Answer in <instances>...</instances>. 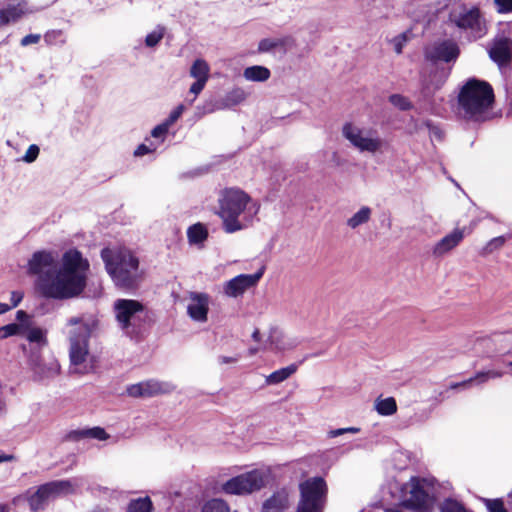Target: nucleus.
Masks as SVG:
<instances>
[{
  "instance_id": "f257e3e1",
  "label": "nucleus",
  "mask_w": 512,
  "mask_h": 512,
  "mask_svg": "<svg viewBox=\"0 0 512 512\" xmlns=\"http://www.w3.org/2000/svg\"><path fill=\"white\" fill-rule=\"evenodd\" d=\"M27 267L29 274L37 276V287L43 296L66 300L84 291L90 264L76 249L67 250L59 264L56 254L41 250L33 253Z\"/></svg>"
},
{
  "instance_id": "f03ea898",
  "label": "nucleus",
  "mask_w": 512,
  "mask_h": 512,
  "mask_svg": "<svg viewBox=\"0 0 512 512\" xmlns=\"http://www.w3.org/2000/svg\"><path fill=\"white\" fill-rule=\"evenodd\" d=\"M97 327L98 319L91 314L67 320L65 333L69 343L70 369L73 373L87 374L92 371L89 339Z\"/></svg>"
},
{
  "instance_id": "7ed1b4c3",
  "label": "nucleus",
  "mask_w": 512,
  "mask_h": 512,
  "mask_svg": "<svg viewBox=\"0 0 512 512\" xmlns=\"http://www.w3.org/2000/svg\"><path fill=\"white\" fill-rule=\"evenodd\" d=\"M218 205V216L222 219L223 229L227 233L247 228L259 211V207L251 197L238 188L222 190L219 194Z\"/></svg>"
},
{
  "instance_id": "20e7f679",
  "label": "nucleus",
  "mask_w": 512,
  "mask_h": 512,
  "mask_svg": "<svg viewBox=\"0 0 512 512\" xmlns=\"http://www.w3.org/2000/svg\"><path fill=\"white\" fill-rule=\"evenodd\" d=\"M494 92L491 85L478 79H469L458 95V115L468 121L483 122L491 118Z\"/></svg>"
},
{
  "instance_id": "39448f33",
  "label": "nucleus",
  "mask_w": 512,
  "mask_h": 512,
  "mask_svg": "<svg viewBox=\"0 0 512 512\" xmlns=\"http://www.w3.org/2000/svg\"><path fill=\"white\" fill-rule=\"evenodd\" d=\"M101 258L113 283L122 289H135L142 280L138 258L125 248H104Z\"/></svg>"
},
{
  "instance_id": "423d86ee",
  "label": "nucleus",
  "mask_w": 512,
  "mask_h": 512,
  "mask_svg": "<svg viewBox=\"0 0 512 512\" xmlns=\"http://www.w3.org/2000/svg\"><path fill=\"white\" fill-rule=\"evenodd\" d=\"M113 312L121 331L131 339L138 337L146 323L147 309L135 299L120 298L113 303Z\"/></svg>"
},
{
  "instance_id": "0eeeda50",
  "label": "nucleus",
  "mask_w": 512,
  "mask_h": 512,
  "mask_svg": "<svg viewBox=\"0 0 512 512\" xmlns=\"http://www.w3.org/2000/svg\"><path fill=\"white\" fill-rule=\"evenodd\" d=\"M299 490L296 512H324L327 486L323 478H309L299 485Z\"/></svg>"
},
{
  "instance_id": "6e6552de",
  "label": "nucleus",
  "mask_w": 512,
  "mask_h": 512,
  "mask_svg": "<svg viewBox=\"0 0 512 512\" xmlns=\"http://www.w3.org/2000/svg\"><path fill=\"white\" fill-rule=\"evenodd\" d=\"M404 505L418 512H428L434 504L433 488L429 480L412 477L405 485Z\"/></svg>"
},
{
  "instance_id": "1a4fd4ad",
  "label": "nucleus",
  "mask_w": 512,
  "mask_h": 512,
  "mask_svg": "<svg viewBox=\"0 0 512 512\" xmlns=\"http://www.w3.org/2000/svg\"><path fill=\"white\" fill-rule=\"evenodd\" d=\"M342 134L349 143L360 152L376 153L383 147V140L376 130L360 127L353 123H346Z\"/></svg>"
},
{
  "instance_id": "9d476101",
  "label": "nucleus",
  "mask_w": 512,
  "mask_h": 512,
  "mask_svg": "<svg viewBox=\"0 0 512 512\" xmlns=\"http://www.w3.org/2000/svg\"><path fill=\"white\" fill-rule=\"evenodd\" d=\"M267 473L261 469H254L227 480L222 485L226 494L245 495L260 490L265 486Z\"/></svg>"
},
{
  "instance_id": "9b49d317",
  "label": "nucleus",
  "mask_w": 512,
  "mask_h": 512,
  "mask_svg": "<svg viewBox=\"0 0 512 512\" xmlns=\"http://www.w3.org/2000/svg\"><path fill=\"white\" fill-rule=\"evenodd\" d=\"M450 21L459 29L469 31L474 38L485 33V26L477 7L460 5L450 12Z\"/></svg>"
},
{
  "instance_id": "f8f14e48",
  "label": "nucleus",
  "mask_w": 512,
  "mask_h": 512,
  "mask_svg": "<svg viewBox=\"0 0 512 512\" xmlns=\"http://www.w3.org/2000/svg\"><path fill=\"white\" fill-rule=\"evenodd\" d=\"M189 75L195 81L191 84L186 98L189 107L194 104L199 94L206 87L210 78V65L202 58H198L191 64Z\"/></svg>"
},
{
  "instance_id": "ddd939ff",
  "label": "nucleus",
  "mask_w": 512,
  "mask_h": 512,
  "mask_svg": "<svg viewBox=\"0 0 512 512\" xmlns=\"http://www.w3.org/2000/svg\"><path fill=\"white\" fill-rule=\"evenodd\" d=\"M28 364L35 381L51 380L60 373V365L56 359L43 360L38 353H32L29 356Z\"/></svg>"
},
{
  "instance_id": "4468645a",
  "label": "nucleus",
  "mask_w": 512,
  "mask_h": 512,
  "mask_svg": "<svg viewBox=\"0 0 512 512\" xmlns=\"http://www.w3.org/2000/svg\"><path fill=\"white\" fill-rule=\"evenodd\" d=\"M264 268L262 267L254 274H240L226 281L223 285V292L230 298L242 296L248 289L257 285L263 276Z\"/></svg>"
},
{
  "instance_id": "2eb2a0df",
  "label": "nucleus",
  "mask_w": 512,
  "mask_h": 512,
  "mask_svg": "<svg viewBox=\"0 0 512 512\" xmlns=\"http://www.w3.org/2000/svg\"><path fill=\"white\" fill-rule=\"evenodd\" d=\"M175 386L169 382L148 380L127 387V393L131 397H154L160 394L172 392Z\"/></svg>"
},
{
  "instance_id": "dca6fc26",
  "label": "nucleus",
  "mask_w": 512,
  "mask_h": 512,
  "mask_svg": "<svg viewBox=\"0 0 512 512\" xmlns=\"http://www.w3.org/2000/svg\"><path fill=\"white\" fill-rule=\"evenodd\" d=\"M210 296L203 292H190L187 314L195 322L204 323L208 319Z\"/></svg>"
},
{
  "instance_id": "f3484780",
  "label": "nucleus",
  "mask_w": 512,
  "mask_h": 512,
  "mask_svg": "<svg viewBox=\"0 0 512 512\" xmlns=\"http://www.w3.org/2000/svg\"><path fill=\"white\" fill-rule=\"evenodd\" d=\"M458 53V47L454 42L442 41L427 48L426 57L433 61L449 62L451 60H455Z\"/></svg>"
},
{
  "instance_id": "a211bd4d",
  "label": "nucleus",
  "mask_w": 512,
  "mask_h": 512,
  "mask_svg": "<svg viewBox=\"0 0 512 512\" xmlns=\"http://www.w3.org/2000/svg\"><path fill=\"white\" fill-rule=\"evenodd\" d=\"M490 58L502 69L512 61V41L508 38H499L494 41L489 50Z\"/></svg>"
},
{
  "instance_id": "6ab92c4d",
  "label": "nucleus",
  "mask_w": 512,
  "mask_h": 512,
  "mask_svg": "<svg viewBox=\"0 0 512 512\" xmlns=\"http://www.w3.org/2000/svg\"><path fill=\"white\" fill-rule=\"evenodd\" d=\"M465 237V228L454 229L451 233L440 239L433 247L432 252L435 256H443L456 248Z\"/></svg>"
},
{
  "instance_id": "aec40b11",
  "label": "nucleus",
  "mask_w": 512,
  "mask_h": 512,
  "mask_svg": "<svg viewBox=\"0 0 512 512\" xmlns=\"http://www.w3.org/2000/svg\"><path fill=\"white\" fill-rule=\"evenodd\" d=\"M55 498L78 493L86 484L84 477H74L64 480H55L49 482Z\"/></svg>"
},
{
  "instance_id": "412c9836",
  "label": "nucleus",
  "mask_w": 512,
  "mask_h": 512,
  "mask_svg": "<svg viewBox=\"0 0 512 512\" xmlns=\"http://www.w3.org/2000/svg\"><path fill=\"white\" fill-rule=\"evenodd\" d=\"M289 507V494L286 490H280L267 499L262 507V512H282Z\"/></svg>"
},
{
  "instance_id": "4be33fe9",
  "label": "nucleus",
  "mask_w": 512,
  "mask_h": 512,
  "mask_svg": "<svg viewBox=\"0 0 512 512\" xmlns=\"http://www.w3.org/2000/svg\"><path fill=\"white\" fill-rule=\"evenodd\" d=\"M247 97L246 92L242 88H234L229 91L223 99L218 101L215 106V110H222L233 107L243 102ZM214 109L209 110L213 112Z\"/></svg>"
},
{
  "instance_id": "5701e85b",
  "label": "nucleus",
  "mask_w": 512,
  "mask_h": 512,
  "mask_svg": "<svg viewBox=\"0 0 512 512\" xmlns=\"http://www.w3.org/2000/svg\"><path fill=\"white\" fill-rule=\"evenodd\" d=\"M502 376H503V373L500 371H496V370L481 371V372H478L473 378H470L461 383L452 384L450 386V388L451 389L467 388L473 383L482 384V383L487 382L489 379L500 378Z\"/></svg>"
},
{
  "instance_id": "b1692460",
  "label": "nucleus",
  "mask_w": 512,
  "mask_h": 512,
  "mask_svg": "<svg viewBox=\"0 0 512 512\" xmlns=\"http://www.w3.org/2000/svg\"><path fill=\"white\" fill-rule=\"evenodd\" d=\"M298 369L297 364H290L280 368L265 377L266 385H277L291 377Z\"/></svg>"
},
{
  "instance_id": "393cba45",
  "label": "nucleus",
  "mask_w": 512,
  "mask_h": 512,
  "mask_svg": "<svg viewBox=\"0 0 512 512\" xmlns=\"http://www.w3.org/2000/svg\"><path fill=\"white\" fill-rule=\"evenodd\" d=\"M243 76L246 80L252 82H264L267 81L270 76V70L267 67L254 65L245 68Z\"/></svg>"
},
{
  "instance_id": "a878e982",
  "label": "nucleus",
  "mask_w": 512,
  "mask_h": 512,
  "mask_svg": "<svg viewBox=\"0 0 512 512\" xmlns=\"http://www.w3.org/2000/svg\"><path fill=\"white\" fill-rule=\"evenodd\" d=\"M23 14L24 11L20 5H9L0 9V27L18 21Z\"/></svg>"
},
{
  "instance_id": "bb28decb",
  "label": "nucleus",
  "mask_w": 512,
  "mask_h": 512,
  "mask_svg": "<svg viewBox=\"0 0 512 512\" xmlns=\"http://www.w3.org/2000/svg\"><path fill=\"white\" fill-rule=\"evenodd\" d=\"M372 209L368 206H362L350 218L347 219L346 224L351 229H356L361 225L368 223L371 219Z\"/></svg>"
},
{
  "instance_id": "cd10ccee",
  "label": "nucleus",
  "mask_w": 512,
  "mask_h": 512,
  "mask_svg": "<svg viewBox=\"0 0 512 512\" xmlns=\"http://www.w3.org/2000/svg\"><path fill=\"white\" fill-rule=\"evenodd\" d=\"M208 237V230L202 223H196L187 230V238L190 244H202Z\"/></svg>"
},
{
  "instance_id": "c85d7f7f",
  "label": "nucleus",
  "mask_w": 512,
  "mask_h": 512,
  "mask_svg": "<svg viewBox=\"0 0 512 512\" xmlns=\"http://www.w3.org/2000/svg\"><path fill=\"white\" fill-rule=\"evenodd\" d=\"M374 408L382 416H391L397 411L396 400L393 397L377 398L374 402Z\"/></svg>"
},
{
  "instance_id": "c756f323",
  "label": "nucleus",
  "mask_w": 512,
  "mask_h": 512,
  "mask_svg": "<svg viewBox=\"0 0 512 512\" xmlns=\"http://www.w3.org/2000/svg\"><path fill=\"white\" fill-rule=\"evenodd\" d=\"M73 435L77 438H93L101 441L107 440L109 438V435L101 427H93L75 431L73 432Z\"/></svg>"
},
{
  "instance_id": "7c9ffc66",
  "label": "nucleus",
  "mask_w": 512,
  "mask_h": 512,
  "mask_svg": "<svg viewBox=\"0 0 512 512\" xmlns=\"http://www.w3.org/2000/svg\"><path fill=\"white\" fill-rule=\"evenodd\" d=\"M153 503L150 497L137 498L131 500L128 504L126 512H151Z\"/></svg>"
},
{
  "instance_id": "2f4dec72",
  "label": "nucleus",
  "mask_w": 512,
  "mask_h": 512,
  "mask_svg": "<svg viewBox=\"0 0 512 512\" xmlns=\"http://www.w3.org/2000/svg\"><path fill=\"white\" fill-rule=\"evenodd\" d=\"M26 339L31 343H37L40 346L47 344L46 331L39 327H32L25 331Z\"/></svg>"
},
{
  "instance_id": "473e14b6",
  "label": "nucleus",
  "mask_w": 512,
  "mask_h": 512,
  "mask_svg": "<svg viewBox=\"0 0 512 512\" xmlns=\"http://www.w3.org/2000/svg\"><path fill=\"white\" fill-rule=\"evenodd\" d=\"M202 512H236L232 511L229 505L222 499H211L205 503Z\"/></svg>"
},
{
  "instance_id": "72a5a7b5",
  "label": "nucleus",
  "mask_w": 512,
  "mask_h": 512,
  "mask_svg": "<svg viewBox=\"0 0 512 512\" xmlns=\"http://www.w3.org/2000/svg\"><path fill=\"white\" fill-rule=\"evenodd\" d=\"M165 34V29L161 26H158L152 32L147 34L145 37V45L147 47L153 48L159 44V42L163 39Z\"/></svg>"
},
{
  "instance_id": "f704fd0d",
  "label": "nucleus",
  "mask_w": 512,
  "mask_h": 512,
  "mask_svg": "<svg viewBox=\"0 0 512 512\" xmlns=\"http://www.w3.org/2000/svg\"><path fill=\"white\" fill-rule=\"evenodd\" d=\"M169 128L170 126L165 121L155 126L151 131V136L155 138V141L153 142L158 144V146L162 144L166 138Z\"/></svg>"
},
{
  "instance_id": "c9c22d12",
  "label": "nucleus",
  "mask_w": 512,
  "mask_h": 512,
  "mask_svg": "<svg viewBox=\"0 0 512 512\" xmlns=\"http://www.w3.org/2000/svg\"><path fill=\"white\" fill-rule=\"evenodd\" d=\"M441 512H471L465 506L453 499H446L440 507Z\"/></svg>"
},
{
  "instance_id": "e433bc0d",
  "label": "nucleus",
  "mask_w": 512,
  "mask_h": 512,
  "mask_svg": "<svg viewBox=\"0 0 512 512\" xmlns=\"http://www.w3.org/2000/svg\"><path fill=\"white\" fill-rule=\"evenodd\" d=\"M28 501L30 508L34 511L42 509L49 502L43 494H40L39 488L29 497Z\"/></svg>"
},
{
  "instance_id": "4c0bfd02",
  "label": "nucleus",
  "mask_w": 512,
  "mask_h": 512,
  "mask_svg": "<svg viewBox=\"0 0 512 512\" xmlns=\"http://www.w3.org/2000/svg\"><path fill=\"white\" fill-rule=\"evenodd\" d=\"M447 78V74L442 71L441 73H435L433 75V80L435 79V84H433V88L430 87L429 84H426L423 88V93L425 96H429L434 90L439 89L445 82Z\"/></svg>"
},
{
  "instance_id": "58836bf2",
  "label": "nucleus",
  "mask_w": 512,
  "mask_h": 512,
  "mask_svg": "<svg viewBox=\"0 0 512 512\" xmlns=\"http://www.w3.org/2000/svg\"><path fill=\"white\" fill-rule=\"evenodd\" d=\"M188 103L185 101V103H181L177 105L169 114L165 122L171 127L184 113V111L187 109Z\"/></svg>"
},
{
  "instance_id": "ea45409f",
  "label": "nucleus",
  "mask_w": 512,
  "mask_h": 512,
  "mask_svg": "<svg viewBox=\"0 0 512 512\" xmlns=\"http://www.w3.org/2000/svg\"><path fill=\"white\" fill-rule=\"evenodd\" d=\"M389 101L393 106L399 108L400 110H409L412 106L410 101L400 94L391 95L389 97Z\"/></svg>"
},
{
  "instance_id": "a19ab883",
  "label": "nucleus",
  "mask_w": 512,
  "mask_h": 512,
  "mask_svg": "<svg viewBox=\"0 0 512 512\" xmlns=\"http://www.w3.org/2000/svg\"><path fill=\"white\" fill-rule=\"evenodd\" d=\"M21 332V325L12 323L0 327V339H6L10 336L17 335Z\"/></svg>"
},
{
  "instance_id": "79ce46f5",
  "label": "nucleus",
  "mask_w": 512,
  "mask_h": 512,
  "mask_svg": "<svg viewBox=\"0 0 512 512\" xmlns=\"http://www.w3.org/2000/svg\"><path fill=\"white\" fill-rule=\"evenodd\" d=\"M158 149V144H155L153 141H149V144L143 143L140 144L134 151V156L142 157L146 154H150L155 152Z\"/></svg>"
},
{
  "instance_id": "37998d69",
  "label": "nucleus",
  "mask_w": 512,
  "mask_h": 512,
  "mask_svg": "<svg viewBox=\"0 0 512 512\" xmlns=\"http://www.w3.org/2000/svg\"><path fill=\"white\" fill-rule=\"evenodd\" d=\"M488 512H507L501 499H484Z\"/></svg>"
},
{
  "instance_id": "c03bdc74",
  "label": "nucleus",
  "mask_w": 512,
  "mask_h": 512,
  "mask_svg": "<svg viewBox=\"0 0 512 512\" xmlns=\"http://www.w3.org/2000/svg\"><path fill=\"white\" fill-rule=\"evenodd\" d=\"M280 44H281V42L279 40H277V39L265 38V39H262L259 42L258 50L260 52H269L272 49H274L277 46H279Z\"/></svg>"
},
{
  "instance_id": "a18cd8bd",
  "label": "nucleus",
  "mask_w": 512,
  "mask_h": 512,
  "mask_svg": "<svg viewBox=\"0 0 512 512\" xmlns=\"http://www.w3.org/2000/svg\"><path fill=\"white\" fill-rule=\"evenodd\" d=\"M39 151H40V149L37 145H35V144L30 145L28 147L26 153L22 157V160L26 163L34 162L39 155Z\"/></svg>"
},
{
  "instance_id": "49530a36",
  "label": "nucleus",
  "mask_w": 512,
  "mask_h": 512,
  "mask_svg": "<svg viewBox=\"0 0 512 512\" xmlns=\"http://www.w3.org/2000/svg\"><path fill=\"white\" fill-rule=\"evenodd\" d=\"M496 10L500 14L512 12V0H494Z\"/></svg>"
},
{
  "instance_id": "de8ad7c7",
  "label": "nucleus",
  "mask_w": 512,
  "mask_h": 512,
  "mask_svg": "<svg viewBox=\"0 0 512 512\" xmlns=\"http://www.w3.org/2000/svg\"><path fill=\"white\" fill-rule=\"evenodd\" d=\"M40 39H41L40 34H29L22 38L21 45L28 46L31 44H36L40 41Z\"/></svg>"
},
{
  "instance_id": "09e8293b",
  "label": "nucleus",
  "mask_w": 512,
  "mask_h": 512,
  "mask_svg": "<svg viewBox=\"0 0 512 512\" xmlns=\"http://www.w3.org/2000/svg\"><path fill=\"white\" fill-rule=\"evenodd\" d=\"M22 299H23L22 292H20V291L11 292V297H10L11 304H8V307H10V310L17 307L20 304V302L22 301Z\"/></svg>"
},
{
  "instance_id": "8fccbe9b",
  "label": "nucleus",
  "mask_w": 512,
  "mask_h": 512,
  "mask_svg": "<svg viewBox=\"0 0 512 512\" xmlns=\"http://www.w3.org/2000/svg\"><path fill=\"white\" fill-rule=\"evenodd\" d=\"M39 489H40V494H43L48 501L55 499L52 487L49 482L41 485L39 487Z\"/></svg>"
},
{
  "instance_id": "3c124183",
  "label": "nucleus",
  "mask_w": 512,
  "mask_h": 512,
  "mask_svg": "<svg viewBox=\"0 0 512 512\" xmlns=\"http://www.w3.org/2000/svg\"><path fill=\"white\" fill-rule=\"evenodd\" d=\"M61 36V31L52 30L45 34L44 39L48 44H54Z\"/></svg>"
},
{
  "instance_id": "603ef678",
  "label": "nucleus",
  "mask_w": 512,
  "mask_h": 512,
  "mask_svg": "<svg viewBox=\"0 0 512 512\" xmlns=\"http://www.w3.org/2000/svg\"><path fill=\"white\" fill-rule=\"evenodd\" d=\"M505 241H506V239L504 236H499V237L493 238L488 243L487 249H489L491 251L493 248L501 247L505 243Z\"/></svg>"
},
{
  "instance_id": "864d4df0",
  "label": "nucleus",
  "mask_w": 512,
  "mask_h": 512,
  "mask_svg": "<svg viewBox=\"0 0 512 512\" xmlns=\"http://www.w3.org/2000/svg\"><path fill=\"white\" fill-rule=\"evenodd\" d=\"M503 337H504L503 334H494L492 336L481 339V342L488 346L492 343L502 342Z\"/></svg>"
},
{
  "instance_id": "5fc2aeb1",
  "label": "nucleus",
  "mask_w": 512,
  "mask_h": 512,
  "mask_svg": "<svg viewBox=\"0 0 512 512\" xmlns=\"http://www.w3.org/2000/svg\"><path fill=\"white\" fill-rule=\"evenodd\" d=\"M404 42H405V37H397L393 40L394 50L397 54L402 53Z\"/></svg>"
},
{
  "instance_id": "6e6d98bb",
  "label": "nucleus",
  "mask_w": 512,
  "mask_h": 512,
  "mask_svg": "<svg viewBox=\"0 0 512 512\" xmlns=\"http://www.w3.org/2000/svg\"><path fill=\"white\" fill-rule=\"evenodd\" d=\"M238 360H239V356H232V357L219 356L218 357V362L220 364H232V363L238 362Z\"/></svg>"
},
{
  "instance_id": "4d7b16f0",
  "label": "nucleus",
  "mask_w": 512,
  "mask_h": 512,
  "mask_svg": "<svg viewBox=\"0 0 512 512\" xmlns=\"http://www.w3.org/2000/svg\"><path fill=\"white\" fill-rule=\"evenodd\" d=\"M346 433V430H344V428H339V429H335V430H331L328 435L329 437L331 438H335V437H338L342 434H345Z\"/></svg>"
},
{
  "instance_id": "13d9d810",
  "label": "nucleus",
  "mask_w": 512,
  "mask_h": 512,
  "mask_svg": "<svg viewBox=\"0 0 512 512\" xmlns=\"http://www.w3.org/2000/svg\"><path fill=\"white\" fill-rule=\"evenodd\" d=\"M27 317H28V316H27L26 312H24V311H22V310H19V311H17V313H16V318H17V320H19V321H23V320H24V319H26Z\"/></svg>"
},
{
  "instance_id": "bf43d9fd",
  "label": "nucleus",
  "mask_w": 512,
  "mask_h": 512,
  "mask_svg": "<svg viewBox=\"0 0 512 512\" xmlns=\"http://www.w3.org/2000/svg\"><path fill=\"white\" fill-rule=\"evenodd\" d=\"M10 311V307L6 303H0V315Z\"/></svg>"
},
{
  "instance_id": "052dcab7",
  "label": "nucleus",
  "mask_w": 512,
  "mask_h": 512,
  "mask_svg": "<svg viewBox=\"0 0 512 512\" xmlns=\"http://www.w3.org/2000/svg\"><path fill=\"white\" fill-rule=\"evenodd\" d=\"M13 459L12 455H0V463L2 462H8Z\"/></svg>"
},
{
  "instance_id": "680f3d73",
  "label": "nucleus",
  "mask_w": 512,
  "mask_h": 512,
  "mask_svg": "<svg viewBox=\"0 0 512 512\" xmlns=\"http://www.w3.org/2000/svg\"><path fill=\"white\" fill-rule=\"evenodd\" d=\"M344 430H346V433H358L360 431V429L356 427H348L344 428Z\"/></svg>"
},
{
  "instance_id": "e2e57ef3",
  "label": "nucleus",
  "mask_w": 512,
  "mask_h": 512,
  "mask_svg": "<svg viewBox=\"0 0 512 512\" xmlns=\"http://www.w3.org/2000/svg\"><path fill=\"white\" fill-rule=\"evenodd\" d=\"M259 336H260V333H259V330H255L252 334V338L255 340V341H258L259 340Z\"/></svg>"
},
{
  "instance_id": "0e129e2a",
  "label": "nucleus",
  "mask_w": 512,
  "mask_h": 512,
  "mask_svg": "<svg viewBox=\"0 0 512 512\" xmlns=\"http://www.w3.org/2000/svg\"><path fill=\"white\" fill-rule=\"evenodd\" d=\"M294 346H295V344H289V345L287 346V348H292V347H294ZM275 348H276L277 350H284V349H286V346H283V347L276 346Z\"/></svg>"
},
{
  "instance_id": "69168bd1",
  "label": "nucleus",
  "mask_w": 512,
  "mask_h": 512,
  "mask_svg": "<svg viewBox=\"0 0 512 512\" xmlns=\"http://www.w3.org/2000/svg\"><path fill=\"white\" fill-rule=\"evenodd\" d=\"M257 352H258V348H250V349H249V353H250V355H254V354H256Z\"/></svg>"
},
{
  "instance_id": "338daca9",
  "label": "nucleus",
  "mask_w": 512,
  "mask_h": 512,
  "mask_svg": "<svg viewBox=\"0 0 512 512\" xmlns=\"http://www.w3.org/2000/svg\"><path fill=\"white\" fill-rule=\"evenodd\" d=\"M506 347H507L506 345L505 346L501 345L500 347L495 348L494 352H500V351L504 350Z\"/></svg>"
},
{
  "instance_id": "774afa93",
  "label": "nucleus",
  "mask_w": 512,
  "mask_h": 512,
  "mask_svg": "<svg viewBox=\"0 0 512 512\" xmlns=\"http://www.w3.org/2000/svg\"><path fill=\"white\" fill-rule=\"evenodd\" d=\"M6 506L5 505H1L0 504V512H5L6 511Z\"/></svg>"
}]
</instances>
